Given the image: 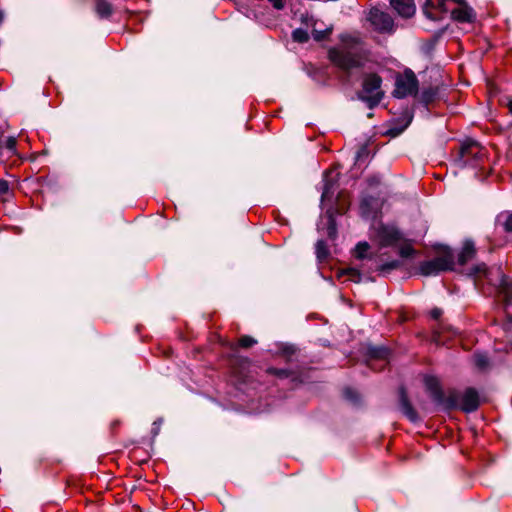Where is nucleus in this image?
Listing matches in <instances>:
<instances>
[{"instance_id": "obj_33", "label": "nucleus", "mask_w": 512, "mask_h": 512, "mask_svg": "<svg viewBox=\"0 0 512 512\" xmlns=\"http://www.w3.org/2000/svg\"><path fill=\"white\" fill-rule=\"evenodd\" d=\"M500 217H505L503 222V227L506 232H512V212L507 213L506 215H501Z\"/></svg>"}, {"instance_id": "obj_19", "label": "nucleus", "mask_w": 512, "mask_h": 512, "mask_svg": "<svg viewBox=\"0 0 512 512\" xmlns=\"http://www.w3.org/2000/svg\"><path fill=\"white\" fill-rule=\"evenodd\" d=\"M438 97V88L436 87H429L426 89H423V91L420 94V101L424 103L425 105H429L432 102H434Z\"/></svg>"}, {"instance_id": "obj_14", "label": "nucleus", "mask_w": 512, "mask_h": 512, "mask_svg": "<svg viewBox=\"0 0 512 512\" xmlns=\"http://www.w3.org/2000/svg\"><path fill=\"white\" fill-rule=\"evenodd\" d=\"M456 335V331L451 329L448 326H445L441 323L438 324V327L434 328L433 331V341L437 345H443L446 341Z\"/></svg>"}, {"instance_id": "obj_34", "label": "nucleus", "mask_w": 512, "mask_h": 512, "mask_svg": "<svg viewBox=\"0 0 512 512\" xmlns=\"http://www.w3.org/2000/svg\"><path fill=\"white\" fill-rule=\"evenodd\" d=\"M343 394L345 396V398L349 399V400H352V401H356L358 399V396H357V393L355 391H353L351 388H345L343 390Z\"/></svg>"}, {"instance_id": "obj_23", "label": "nucleus", "mask_w": 512, "mask_h": 512, "mask_svg": "<svg viewBox=\"0 0 512 512\" xmlns=\"http://www.w3.org/2000/svg\"><path fill=\"white\" fill-rule=\"evenodd\" d=\"M473 361L475 366L481 370L484 371L489 367V358L487 355L482 353H477L473 356Z\"/></svg>"}, {"instance_id": "obj_9", "label": "nucleus", "mask_w": 512, "mask_h": 512, "mask_svg": "<svg viewBox=\"0 0 512 512\" xmlns=\"http://www.w3.org/2000/svg\"><path fill=\"white\" fill-rule=\"evenodd\" d=\"M375 231L376 238L382 247L392 246L402 239L400 231L393 226L380 224Z\"/></svg>"}, {"instance_id": "obj_2", "label": "nucleus", "mask_w": 512, "mask_h": 512, "mask_svg": "<svg viewBox=\"0 0 512 512\" xmlns=\"http://www.w3.org/2000/svg\"><path fill=\"white\" fill-rule=\"evenodd\" d=\"M454 264V256L451 250L443 248L435 258L421 262L419 272L424 276L437 275L441 272L453 270Z\"/></svg>"}, {"instance_id": "obj_36", "label": "nucleus", "mask_w": 512, "mask_h": 512, "mask_svg": "<svg viewBox=\"0 0 512 512\" xmlns=\"http://www.w3.org/2000/svg\"><path fill=\"white\" fill-rule=\"evenodd\" d=\"M268 1L277 10H281L285 7V0H268Z\"/></svg>"}, {"instance_id": "obj_43", "label": "nucleus", "mask_w": 512, "mask_h": 512, "mask_svg": "<svg viewBox=\"0 0 512 512\" xmlns=\"http://www.w3.org/2000/svg\"><path fill=\"white\" fill-rule=\"evenodd\" d=\"M3 19H4V14H3V12L0 11V24L3 22Z\"/></svg>"}, {"instance_id": "obj_13", "label": "nucleus", "mask_w": 512, "mask_h": 512, "mask_svg": "<svg viewBox=\"0 0 512 512\" xmlns=\"http://www.w3.org/2000/svg\"><path fill=\"white\" fill-rule=\"evenodd\" d=\"M399 404L403 414L412 422L418 420V414L410 403L404 387L399 389Z\"/></svg>"}, {"instance_id": "obj_4", "label": "nucleus", "mask_w": 512, "mask_h": 512, "mask_svg": "<svg viewBox=\"0 0 512 512\" xmlns=\"http://www.w3.org/2000/svg\"><path fill=\"white\" fill-rule=\"evenodd\" d=\"M381 83V77L375 73L364 77L362 92L359 97L368 104L369 108L377 106L383 97V92L380 90Z\"/></svg>"}, {"instance_id": "obj_44", "label": "nucleus", "mask_w": 512, "mask_h": 512, "mask_svg": "<svg viewBox=\"0 0 512 512\" xmlns=\"http://www.w3.org/2000/svg\"><path fill=\"white\" fill-rule=\"evenodd\" d=\"M230 349L234 350L235 349V346L232 344L230 345Z\"/></svg>"}, {"instance_id": "obj_22", "label": "nucleus", "mask_w": 512, "mask_h": 512, "mask_svg": "<svg viewBox=\"0 0 512 512\" xmlns=\"http://www.w3.org/2000/svg\"><path fill=\"white\" fill-rule=\"evenodd\" d=\"M470 275L475 278L476 283L480 282L483 278L488 279L489 272L486 264L481 263L474 266L470 272Z\"/></svg>"}, {"instance_id": "obj_11", "label": "nucleus", "mask_w": 512, "mask_h": 512, "mask_svg": "<svg viewBox=\"0 0 512 512\" xmlns=\"http://www.w3.org/2000/svg\"><path fill=\"white\" fill-rule=\"evenodd\" d=\"M389 2L392 9L402 18H411L416 12L414 0H389Z\"/></svg>"}, {"instance_id": "obj_35", "label": "nucleus", "mask_w": 512, "mask_h": 512, "mask_svg": "<svg viewBox=\"0 0 512 512\" xmlns=\"http://www.w3.org/2000/svg\"><path fill=\"white\" fill-rule=\"evenodd\" d=\"M9 190V182L7 180L0 179V196L8 194Z\"/></svg>"}, {"instance_id": "obj_32", "label": "nucleus", "mask_w": 512, "mask_h": 512, "mask_svg": "<svg viewBox=\"0 0 512 512\" xmlns=\"http://www.w3.org/2000/svg\"><path fill=\"white\" fill-rule=\"evenodd\" d=\"M410 121H411V119L407 120L402 127H399V128L398 127H392V128H390L387 131V134L392 136V137H396V136L400 135L407 128V126L409 125Z\"/></svg>"}, {"instance_id": "obj_10", "label": "nucleus", "mask_w": 512, "mask_h": 512, "mask_svg": "<svg viewBox=\"0 0 512 512\" xmlns=\"http://www.w3.org/2000/svg\"><path fill=\"white\" fill-rule=\"evenodd\" d=\"M480 405L479 394L474 388H467L461 395L460 402L458 405L464 412L470 413L478 409Z\"/></svg>"}, {"instance_id": "obj_21", "label": "nucleus", "mask_w": 512, "mask_h": 512, "mask_svg": "<svg viewBox=\"0 0 512 512\" xmlns=\"http://www.w3.org/2000/svg\"><path fill=\"white\" fill-rule=\"evenodd\" d=\"M500 293L503 294V298L506 306L512 304V281L507 282L504 278L501 280Z\"/></svg>"}, {"instance_id": "obj_15", "label": "nucleus", "mask_w": 512, "mask_h": 512, "mask_svg": "<svg viewBox=\"0 0 512 512\" xmlns=\"http://www.w3.org/2000/svg\"><path fill=\"white\" fill-rule=\"evenodd\" d=\"M446 0H426L424 5V14L430 19H437L439 16L435 14L431 9L437 10L440 13L446 11Z\"/></svg>"}, {"instance_id": "obj_40", "label": "nucleus", "mask_w": 512, "mask_h": 512, "mask_svg": "<svg viewBox=\"0 0 512 512\" xmlns=\"http://www.w3.org/2000/svg\"><path fill=\"white\" fill-rule=\"evenodd\" d=\"M120 425V421L116 420V421H113L112 424H111V428L112 429H115L116 427H118Z\"/></svg>"}, {"instance_id": "obj_41", "label": "nucleus", "mask_w": 512, "mask_h": 512, "mask_svg": "<svg viewBox=\"0 0 512 512\" xmlns=\"http://www.w3.org/2000/svg\"><path fill=\"white\" fill-rule=\"evenodd\" d=\"M453 2L457 3L458 5H462V4H465L466 1L465 0H452Z\"/></svg>"}, {"instance_id": "obj_8", "label": "nucleus", "mask_w": 512, "mask_h": 512, "mask_svg": "<svg viewBox=\"0 0 512 512\" xmlns=\"http://www.w3.org/2000/svg\"><path fill=\"white\" fill-rule=\"evenodd\" d=\"M390 351L383 346L369 347L367 350V364L373 370H382L388 364Z\"/></svg>"}, {"instance_id": "obj_5", "label": "nucleus", "mask_w": 512, "mask_h": 512, "mask_svg": "<svg viewBox=\"0 0 512 512\" xmlns=\"http://www.w3.org/2000/svg\"><path fill=\"white\" fill-rule=\"evenodd\" d=\"M367 20L375 31L392 34L395 31V23L392 16L378 7H372L367 14Z\"/></svg>"}, {"instance_id": "obj_38", "label": "nucleus", "mask_w": 512, "mask_h": 512, "mask_svg": "<svg viewBox=\"0 0 512 512\" xmlns=\"http://www.w3.org/2000/svg\"><path fill=\"white\" fill-rule=\"evenodd\" d=\"M6 147L9 150H13L16 147V139L14 137H9L6 141Z\"/></svg>"}, {"instance_id": "obj_6", "label": "nucleus", "mask_w": 512, "mask_h": 512, "mask_svg": "<svg viewBox=\"0 0 512 512\" xmlns=\"http://www.w3.org/2000/svg\"><path fill=\"white\" fill-rule=\"evenodd\" d=\"M486 156L485 149L476 141H465L459 151V157L462 165H478Z\"/></svg>"}, {"instance_id": "obj_26", "label": "nucleus", "mask_w": 512, "mask_h": 512, "mask_svg": "<svg viewBox=\"0 0 512 512\" xmlns=\"http://www.w3.org/2000/svg\"><path fill=\"white\" fill-rule=\"evenodd\" d=\"M400 266H401L400 261L393 260V261H390L388 263L380 265L377 270L382 272V273H387V272H390V271H392L394 269L399 268Z\"/></svg>"}, {"instance_id": "obj_20", "label": "nucleus", "mask_w": 512, "mask_h": 512, "mask_svg": "<svg viewBox=\"0 0 512 512\" xmlns=\"http://www.w3.org/2000/svg\"><path fill=\"white\" fill-rule=\"evenodd\" d=\"M330 172H327L326 173V179H325V184H324V188H323V192H322V196H321V200L322 202L326 201V200H331L334 196V192H335V183L328 179V176H329Z\"/></svg>"}, {"instance_id": "obj_12", "label": "nucleus", "mask_w": 512, "mask_h": 512, "mask_svg": "<svg viewBox=\"0 0 512 512\" xmlns=\"http://www.w3.org/2000/svg\"><path fill=\"white\" fill-rule=\"evenodd\" d=\"M453 20L460 23H471L475 20V12L467 3L459 5L451 11Z\"/></svg>"}, {"instance_id": "obj_28", "label": "nucleus", "mask_w": 512, "mask_h": 512, "mask_svg": "<svg viewBox=\"0 0 512 512\" xmlns=\"http://www.w3.org/2000/svg\"><path fill=\"white\" fill-rule=\"evenodd\" d=\"M415 252V249L409 243H406L399 248V255L403 258L412 257Z\"/></svg>"}, {"instance_id": "obj_24", "label": "nucleus", "mask_w": 512, "mask_h": 512, "mask_svg": "<svg viewBox=\"0 0 512 512\" xmlns=\"http://www.w3.org/2000/svg\"><path fill=\"white\" fill-rule=\"evenodd\" d=\"M368 250L369 244L367 242H360L355 247L354 256L358 259H363L366 257Z\"/></svg>"}, {"instance_id": "obj_18", "label": "nucleus", "mask_w": 512, "mask_h": 512, "mask_svg": "<svg viewBox=\"0 0 512 512\" xmlns=\"http://www.w3.org/2000/svg\"><path fill=\"white\" fill-rule=\"evenodd\" d=\"M95 12L101 19H107L113 14V7L107 0H95Z\"/></svg>"}, {"instance_id": "obj_37", "label": "nucleus", "mask_w": 512, "mask_h": 512, "mask_svg": "<svg viewBox=\"0 0 512 512\" xmlns=\"http://www.w3.org/2000/svg\"><path fill=\"white\" fill-rule=\"evenodd\" d=\"M442 310L440 308H433L431 311H430V316L431 318L435 319V320H439L440 317L442 316Z\"/></svg>"}, {"instance_id": "obj_16", "label": "nucleus", "mask_w": 512, "mask_h": 512, "mask_svg": "<svg viewBox=\"0 0 512 512\" xmlns=\"http://www.w3.org/2000/svg\"><path fill=\"white\" fill-rule=\"evenodd\" d=\"M266 372L270 375L276 376L280 379L290 378L292 382L300 383L302 382L301 376L299 373L293 370L288 369H278V368H268Z\"/></svg>"}, {"instance_id": "obj_39", "label": "nucleus", "mask_w": 512, "mask_h": 512, "mask_svg": "<svg viewBox=\"0 0 512 512\" xmlns=\"http://www.w3.org/2000/svg\"><path fill=\"white\" fill-rule=\"evenodd\" d=\"M326 254L325 250H324V243L323 242H318L317 243V255L318 257H322Z\"/></svg>"}, {"instance_id": "obj_29", "label": "nucleus", "mask_w": 512, "mask_h": 512, "mask_svg": "<svg viewBox=\"0 0 512 512\" xmlns=\"http://www.w3.org/2000/svg\"><path fill=\"white\" fill-rule=\"evenodd\" d=\"M343 274L347 275L348 279L353 281V282L358 283L361 280V274L355 268H348V269L343 271Z\"/></svg>"}, {"instance_id": "obj_42", "label": "nucleus", "mask_w": 512, "mask_h": 512, "mask_svg": "<svg viewBox=\"0 0 512 512\" xmlns=\"http://www.w3.org/2000/svg\"><path fill=\"white\" fill-rule=\"evenodd\" d=\"M507 107L509 109V112L512 114V100L508 102Z\"/></svg>"}, {"instance_id": "obj_1", "label": "nucleus", "mask_w": 512, "mask_h": 512, "mask_svg": "<svg viewBox=\"0 0 512 512\" xmlns=\"http://www.w3.org/2000/svg\"><path fill=\"white\" fill-rule=\"evenodd\" d=\"M328 58L336 68L349 77L352 70L364 66L366 54L359 38L346 35L341 37L339 46L329 49Z\"/></svg>"}, {"instance_id": "obj_7", "label": "nucleus", "mask_w": 512, "mask_h": 512, "mask_svg": "<svg viewBox=\"0 0 512 512\" xmlns=\"http://www.w3.org/2000/svg\"><path fill=\"white\" fill-rule=\"evenodd\" d=\"M417 90L418 80L415 74L411 70H408L403 75L397 77L393 95L398 98H405L415 95Z\"/></svg>"}, {"instance_id": "obj_31", "label": "nucleus", "mask_w": 512, "mask_h": 512, "mask_svg": "<svg viewBox=\"0 0 512 512\" xmlns=\"http://www.w3.org/2000/svg\"><path fill=\"white\" fill-rule=\"evenodd\" d=\"M330 33H331V29H326L323 31L313 29L312 36H313L314 40L322 41V40H325Z\"/></svg>"}, {"instance_id": "obj_17", "label": "nucleus", "mask_w": 512, "mask_h": 512, "mask_svg": "<svg viewBox=\"0 0 512 512\" xmlns=\"http://www.w3.org/2000/svg\"><path fill=\"white\" fill-rule=\"evenodd\" d=\"M476 255V249L473 242L467 241L464 243L461 252L458 255V263L465 265L471 261Z\"/></svg>"}, {"instance_id": "obj_3", "label": "nucleus", "mask_w": 512, "mask_h": 512, "mask_svg": "<svg viewBox=\"0 0 512 512\" xmlns=\"http://www.w3.org/2000/svg\"><path fill=\"white\" fill-rule=\"evenodd\" d=\"M424 383L427 391L436 404L444 407L447 410L457 408L458 393L456 391L451 390L447 395H445L439 380L434 376H426Z\"/></svg>"}, {"instance_id": "obj_27", "label": "nucleus", "mask_w": 512, "mask_h": 512, "mask_svg": "<svg viewBox=\"0 0 512 512\" xmlns=\"http://www.w3.org/2000/svg\"><path fill=\"white\" fill-rule=\"evenodd\" d=\"M256 343L257 341L248 335H243L238 340V346L245 349L252 347Z\"/></svg>"}, {"instance_id": "obj_25", "label": "nucleus", "mask_w": 512, "mask_h": 512, "mask_svg": "<svg viewBox=\"0 0 512 512\" xmlns=\"http://www.w3.org/2000/svg\"><path fill=\"white\" fill-rule=\"evenodd\" d=\"M292 38L298 43H305L309 40V35L307 31L299 28L293 31Z\"/></svg>"}, {"instance_id": "obj_30", "label": "nucleus", "mask_w": 512, "mask_h": 512, "mask_svg": "<svg viewBox=\"0 0 512 512\" xmlns=\"http://www.w3.org/2000/svg\"><path fill=\"white\" fill-rule=\"evenodd\" d=\"M372 201H373V198H371V197L364 198L361 201L360 210H361L362 216H365V217L369 216V214H370V205H371Z\"/></svg>"}]
</instances>
